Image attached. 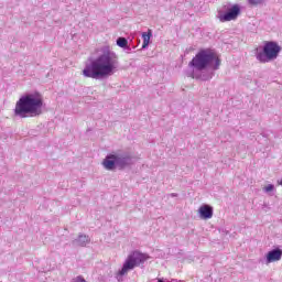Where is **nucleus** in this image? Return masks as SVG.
<instances>
[{
  "mask_svg": "<svg viewBox=\"0 0 282 282\" xmlns=\"http://www.w3.org/2000/svg\"><path fill=\"white\" fill-rule=\"evenodd\" d=\"M43 113V95L31 93L22 96L15 104L14 115L19 118H36Z\"/></svg>",
  "mask_w": 282,
  "mask_h": 282,
  "instance_id": "nucleus-1",
  "label": "nucleus"
},
{
  "mask_svg": "<svg viewBox=\"0 0 282 282\" xmlns=\"http://www.w3.org/2000/svg\"><path fill=\"white\" fill-rule=\"evenodd\" d=\"M188 66L198 72H204V69H213L214 72H217L221 66V59L215 51L203 48L192 58Z\"/></svg>",
  "mask_w": 282,
  "mask_h": 282,
  "instance_id": "nucleus-2",
  "label": "nucleus"
},
{
  "mask_svg": "<svg viewBox=\"0 0 282 282\" xmlns=\"http://www.w3.org/2000/svg\"><path fill=\"white\" fill-rule=\"evenodd\" d=\"M117 67L118 56L116 53L107 51L89 64H86L83 72H113Z\"/></svg>",
  "mask_w": 282,
  "mask_h": 282,
  "instance_id": "nucleus-3",
  "label": "nucleus"
},
{
  "mask_svg": "<svg viewBox=\"0 0 282 282\" xmlns=\"http://www.w3.org/2000/svg\"><path fill=\"white\" fill-rule=\"evenodd\" d=\"M254 54L259 63H272L279 58L281 46L274 41H265L262 47L256 48Z\"/></svg>",
  "mask_w": 282,
  "mask_h": 282,
  "instance_id": "nucleus-4",
  "label": "nucleus"
},
{
  "mask_svg": "<svg viewBox=\"0 0 282 282\" xmlns=\"http://www.w3.org/2000/svg\"><path fill=\"white\" fill-rule=\"evenodd\" d=\"M149 257L144 253L134 251L132 252L123 263L122 269L119 271L120 276H124L129 270H133V268L140 265V263H144Z\"/></svg>",
  "mask_w": 282,
  "mask_h": 282,
  "instance_id": "nucleus-5",
  "label": "nucleus"
},
{
  "mask_svg": "<svg viewBox=\"0 0 282 282\" xmlns=\"http://www.w3.org/2000/svg\"><path fill=\"white\" fill-rule=\"evenodd\" d=\"M240 14H241V6L229 4L226 8V11L224 10L218 11L217 19L220 21V23H228L230 21H237Z\"/></svg>",
  "mask_w": 282,
  "mask_h": 282,
  "instance_id": "nucleus-6",
  "label": "nucleus"
},
{
  "mask_svg": "<svg viewBox=\"0 0 282 282\" xmlns=\"http://www.w3.org/2000/svg\"><path fill=\"white\" fill-rule=\"evenodd\" d=\"M118 162H120V158L116 155H109L104 160L102 165L105 169H107V171H113Z\"/></svg>",
  "mask_w": 282,
  "mask_h": 282,
  "instance_id": "nucleus-7",
  "label": "nucleus"
},
{
  "mask_svg": "<svg viewBox=\"0 0 282 282\" xmlns=\"http://www.w3.org/2000/svg\"><path fill=\"white\" fill-rule=\"evenodd\" d=\"M198 213L200 219H213V207L210 205H202Z\"/></svg>",
  "mask_w": 282,
  "mask_h": 282,
  "instance_id": "nucleus-8",
  "label": "nucleus"
},
{
  "mask_svg": "<svg viewBox=\"0 0 282 282\" xmlns=\"http://www.w3.org/2000/svg\"><path fill=\"white\" fill-rule=\"evenodd\" d=\"M281 257H282L281 249L269 251L267 254V263H274V261H281Z\"/></svg>",
  "mask_w": 282,
  "mask_h": 282,
  "instance_id": "nucleus-9",
  "label": "nucleus"
},
{
  "mask_svg": "<svg viewBox=\"0 0 282 282\" xmlns=\"http://www.w3.org/2000/svg\"><path fill=\"white\" fill-rule=\"evenodd\" d=\"M83 76L85 78H105V76H109L108 72H84Z\"/></svg>",
  "mask_w": 282,
  "mask_h": 282,
  "instance_id": "nucleus-10",
  "label": "nucleus"
},
{
  "mask_svg": "<svg viewBox=\"0 0 282 282\" xmlns=\"http://www.w3.org/2000/svg\"><path fill=\"white\" fill-rule=\"evenodd\" d=\"M151 36H153V31H151V29H149L148 32L142 33V50H147V47H149V43H151Z\"/></svg>",
  "mask_w": 282,
  "mask_h": 282,
  "instance_id": "nucleus-11",
  "label": "nucleus"
},
{
  "mask_svg": "<svg viewBox=\"0 0 282 282\" xmlns=\"http://www.w3.org/2000/svg\"><path fill=\"white\" fill-rule=\"evenodd\" d=\"M117 45L118 47H127V45H129V41H127V37H118L117 39Z\"/></svg>",
  "mask_w": 282,
  "mask_h": 282,
  "instance_id": "nucleus-12",
  "label": "nucleus"
},
{
  "mask_svg": "<svg viewBox=\"0 0 282 282\" xmlns=\"http://www.w3.org/2000/svg\"><path fill=\"white\" fill-rule=\"evenodd\" d=\"M248 3L250 6H260V3H263V0H248Z\"/></svg>",
  "mask_w": 282,
  "mask_h": 282,
  "instance_id": "nucleus-13",
  "label": "nucleus"
},
{
  "mask_svg": "<svg viewBox=\"0 0 282 282\" xmlns=\"http://www.w3.org/2000/svg\"><path fill=\"white\" fill-rule=\"evenodd\" d=\"M85 241H87V236H79V239H78L79 246H85Z\"/></svg>",
  "mask_w": 282,
  "mask_h": 282,
  "instance_id": "nucleus-14",
  "label": "nucleus"
},
{
  "mask_svg": "<svg viewBox=\"0 0 282 282\" xmlns=\"http://www.w3.org/2000/svg\"><path fill=\"white\" fill-rule=\"evenodd\" d=\"M73 282H87V280L82 275H78L77 278L73 279Z\"/></svg>",
  "mask_w": 282,
  "mask_h": 282,
  "instance_id": "nucleus-15",
  "label": "nucleus"
},
{
  "mask_svg": "<svg viewBox=\"0 0 282 282\" xmlns=\"http://www.w3.org/2000/svg\"><path fill=\"white\" fill-rule=\"evenodd\" d=\"M264 191H265L267 193H272V191H274V185H268V186H265V187H264Z\"/></svg>",
  "mask_w": 282,
  "mask_h": 282,
  "instance_id": "nucleus-16",
  "label": "nucleus"
},
{
  "mask_svg": "<svg viewBox=\"0 0 282 282\" xmlns=\"http://www.w3.org/2000/svg\"><path fill=\"white\" fill-rule=\"evenodd\" d=\"M202 74L204 73H191L189 76H192V78H195V76H202Z\"/></svg>",
  "mask_w": 282,
  "mask_h": 282,
  "instance_id": "nucleus-17",
  "label": "nucleus"
},
{
  "mask_svg": "<svg viewBox=\"0 0 282 282\" xmlns=\"http://www.w3.org/2000/svg\"><path fill=\"white\" fill-rule=\"evenodd\" d=\"M202 80H206V77H203Z\"/></svg>",
  "mask_w": 282,
  "mask_h": 282,
  "instance_id": "nucleus-18",
  "label": "nucleus"
}]
</instances>
